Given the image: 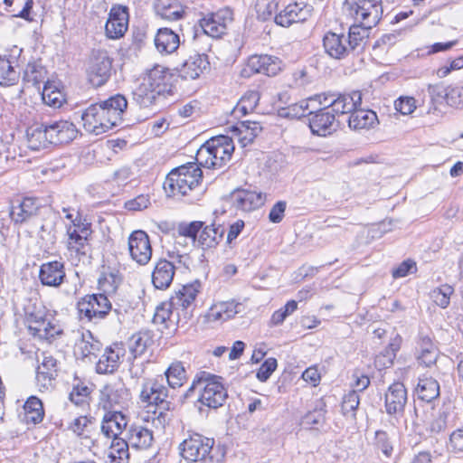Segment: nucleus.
<instances>
[{
	"label": "nucleus",
	"instance_id": "1",
	"mask_svg": "<svg viewBox=\"0 0 463 463\" xmlns=\"http://www.w3.org/2000/svg\"><path fill=\"white\" fill-rule=\"evenodd\" d=\"M127 108V99L121 94L92 104L81 114L83 128L89 133L101 135L121 123Z\"/></svg>",
	"mask_w": 463,
	"mask_h": 463
},
{
	"label": "nucleus",
	"instance_id": "2",
	"mask_svg": "<svg viewBox=\"0 0 463 463\" xmlns=\"http://www.w3.org/2000/svg\"><path fill=\"white\" fill-rule=\"evenodd\" d=\"M194 393H197V402L201 405L213 409L222 406L228 397L221 377L207 372H200L195 375L185 397L192 398Z\"/></svg>",
	"mask_w": 463,
	"mask_h": 463
},
{
	"label": "nucleus",
	"instance_id": "3",
	"mask_svg": "<svg viewBox=\"0 0 463 463\" xmlns=\"http://www.w3.org/2000/svg\"><path fill=\"white\" fill-rule=\"evenodd\" d=\"M203 171L196 163H189L173 169L164 182L168 196L183 197L201 190Z\"/></svg>",
	"mask_w": 463,
	"mask_h": 463
},
{
	"label": "nucleus",
	"instance_id": "4",
	"mask_svg": "<svg viewBox=\"0 0 463 463\" xmlns=\"http://www.w3.org/2000/svg\"><path fill=\"white\" fill-rule=\"evenodd\" d=\"M24 319L33 336L50 340L61 333V327L41 301H30L24 307Z\"/></svg>",
	"mask_w": 463,
	"mask_h": 463
},
{
	"label": "nucleus",
	"instance_id": "5",
	"mask_svg": "<svg viewBox=\"0 0 463 463\" xmlns=\"http://www.w3.org/2000/svg\"><path fill=\"white\" fill-rule=\"evenodd\" d=\"M364 29L351 25L348 34L328 32L323 38L326 52L335 59H344L352 52L361 48L366 39Z\"/></svg>",
	"mask_w": 463,
	"mask_h": 463
},
{
	"label": "nucleus",
	"instance_id": "6",
	"mask_svg": "<svg viewBox=\"0 0 463 463\" xmlns=\"http://www.w3.org/2000/svg\"><path fill=\"white\" fill-rule=\"evenodd\" d=\"M234 151L232 137L218 136L209 139L197 152L199 165L207 168H220L228 162Z\"/></svg>",
	"mask_w": 463,
	"mask_h": 463
},
{
	"label": "nucleus",
	"instance_id": "7",
	"mask_svg": "<svg viewBox=\"0 0 463 463\" xmlns=\"http://www.w3.org/2000/svg\"><path fill=\"white\" fill-rule=\"evenodd\" d=\"M214 440L201 434L189 435L179 444L181 457L192 463H222L218 452L213 451Z\"/></svg>",
	"mask_w": 463,
	"mask_h": 463
},
{
	"label": "nucleus",
	"instance_id": "8",
	"mask_svg": "<svg viewBox=\"0 0 463 463\" xmlns=\"http://www.w3.org/2000/svg\"><path fill=\"white\" fill-rule=\"evenodd\" d=\"M345 8L357 23L353 25L364 29L367 37L369 30L380 22L383 15L382 0H346Z\"/></svg>",
	"mask_w": 463,
	"mask_h": 463
},
{
	"label": "nucleus",
	"instance_id": "9",
	"mask_svg": "<svg viewBox=\"0 0 463 463\" xmlns=\"http://www.w3.org/2000/svg\"><path fill=\"white\" fill-rule=\"evenodd\" d=\"M66 218L71 222L66 230L68 250L79 255H86L90 250V224L82 220L79 213L74 217L72 213H67Z\"/></svg>",
	"mask_w": 463,
	"mask_h": 463
},
{
	"label": "nucleus",
	"instance_id": "10",
	"mask_svg": "<svg viewBox=\"0 0 463 463\" xmlns=\"http://www.w3.org/2000/svg\"><path fill=\"white\" fill-rule=\"evenodd\" d=\"M112 59L107 51L92 52L87 71L88 80L94 87L104 85L111 75Z\"/></svg>",
	"mask_w": 463,
	"mask_h": 463
},
{
	"label": "nucleus",
	"instance_id": "11",
	"mask_svg": "<svg viewBox=\"0 0 463 463\" xmlns=\"http://www.w3.org/2000/svg\"><path fill=\"white\" fill-rule=\"evenodd\" d=\"M283 67L282 61L273 55L269 54H255L251 55L241 70V75L243 77H250L253 74H264L269 77L278 75Z\"/></svg>",
	"mask_w": 463,
	"mask_h": 463
},
{
	"label": "nucleus",
	"instance_id": "12",
	"mask_svg": "<svg viewBox=\"0 0 463 463\" xmlns=\"http://www.w3.org/2000/svg\"><path fill=\"white\" fill-rule=\"evenodd\" d=\"M110 309L111 304L104 294L87 295L78 302L80 317L87 321L102 319Z\"/></svg>",
	"mask_w": 463,
	"mask_h": 463
},
{
	"label": "nucleus",
	"instance_id": "13",
	"mask_svg": "<svg viewBox=\"0 0 463 463\" xmlns=\"http://www.w3.org/2000/svg\"><path fill=\"white\" fill-rule=\"evenodd\" d=\"M232 20V11L230 8H222L200 19L199 25L204 34L213 38H220L226 33L228 25Z\"/></svg>",
	"mask_w": 463,
	"mask_h": 463
},
{
	"label": "nucleus",
	"instance_id": "14",
	"mask_svg": "<svg viewBox=\"0 0 463 463\" xmlns=\"http://www.w3.org/2000/svg\"><path fill=\"white\" fill-rule=\"evenodd\" d=\"M201 283L194 281L193 283L184 285L181 288L175 292L171 297L172 305L176 309V316L180 317V311L183 312L184 317L187 318L195 307V299L201 291Z\"/></svg>",
	"mask_w": 463,
	"mask_h": 463
},
{
	"label": "nucleus",
	"instance_id": "15",
	"mask_svg": "<svg viewBox=\"0 0 463 463\" xmlns=\"http://www.w3.org/2000/svg\"><path fill=\"white\" fill-rule=\"evenodd\" d=\"M275 15V23L283 27H288L294 23L307 20L312 14L313 7L304 3L293 2L281 5Z\"/></svg>",
	"mask_w": 463,
	"mask_h": 463
},
{
	"label": "nucleus",
	"instance_id": "16",
	"mask_svg": "<svg viewBox=\"0 0 463 463\" xmlns=\"http://www.w3.org/2000/svg\"><path fill=\"white\" fill-rule=\"evenodd\" d=\"M167 397L168 389L164 384L162 375L144 379L139 392L141 402L158 405L164 403Z\"/></svg>",
	"mask_w": 463,
	"mask_h": 463
},
{
	"label": "nucleus",
	"instance_id": "17",
	"mask_svg": "<svg viewBox=\"0 0 463 463\" xmlns=\"http://www.w3.org/2000/svg\"><path fill=\"white\" fill-rule=\"evenodd\" d=\"M131 259L139 265H146L152 257V247L148 235L141 230L133 232L128 238Z\"/></svg>",
	"mask_w": 463,
	"mask_h": 463
},
{
	"label": "nucleus",
	"instance_id": "18",
	"mask_svg": "<svg viewBox=\"0 0 463 463\" xmlns=\"http://www.w3.org/2000/svg\"><path fill=\"white\" fill-rule=\"evenodd\" d=\"M128 9L127 6L113 5L109 14L105 25V32L109 38L118 39L122 37L128 27Z\"/></svg>",
	"mask_w": 463,
	"mask_h": 463
},
{
	"label": "nucleus",
	"instance_id": "19",
	"mask_svg": "<svg viewBox=\"0 0 463 463\" xmlns=\"http://www.w3.org/2000/svg\"><path fill=\"white\" fill-rule=\"evenodd\" d=\"M407 402V391L403 383H393L384 395V405L389 415H399L404 411Z\"/></svg>",
	"mask_w": 463,
	"mask_h": 463
},
{
	"label": "nucleus",
	"instance_id": "20",
	"mask_svg": "<svg viewBox=\"0 0 463 463\" xmlns=\"http://www.w3.org/2000/svg\"><path fill=\"white\" fill-rule=\"evenodd\" d=\"M309 128L313 134L326 137L337 128L335 114L330 110L318 109L309 114Z\"/></svg>",
	"mask_w": 463,
	"mask_h": 463
},
{
	"label": "nucleus",
	"instance_id": "21",
	"mask_svg": "<svg viewBox=\"0 0 463 463\" xmlns=\"http://www.w3.org/2000/svg\"><path fill=\"white\" fill-rule=\"evenodd\" d=\"M125 354L126 350L122 344L117 343L107 347L97 363V373H113L118 368Z\"/></svg>",
	"mask_w": 463,
	"mask_h": 463
},
{
	"label": "nucleus",
	"instance_id": "22",
	"mask_svg": "<svg viewBox=\"0 0 463 463\" xmlns=\"http://www.w3.org/2000/svg\"><path fill=\"white\" fill-rule=\"evenodd\" d=\"M231 198L233 207L242 212L253 211L260 207L265 201V197L260 192L245 189L234 191Z\"/></svg>",
	"mask_w": 463,
	"mask_h": 463
},
{
	"label": "nucleus",
	"instance_id": "23",
	"mask_svg": "<svg viewBox=\"0 0 463 463\" xmlns=\"http://www.w3.org/2000/svg\"><path fill=\"white\" fill-rule=\"evenodd\" d=\"M65 276V268L61 261L45 262L40 267L39 279L44 286L57 288L63 282Z\"/></svg>",
	"mask_w": 463,
	"mask_h": 463
},
{
	"label": "nucleus",
	"instance_id": "24",
	"mask_svg": "<svg viewBox=\"0 0 463 463\" xmlns=\"http://www.w3.org/2000/svg\"><path fill=\"white\" fill-rule=\"evenodd\" d=\"M128 420L120 411H108L101 421V432L107 439H116L126 429Z\"/></svg>",
	"mask_w": 463,
	"mask_h": 463
},
{
	"label": "nucleus",
	"instance_id": "25",
	"mask_svg": "<svg viewBox=\"0 0 463 463\" xmlns=\"http://www.w3.org/2000/svg\"><path fill=\"white\" fill-rule=\"evenodd\" d=\"M175 274V265L165 259H161L156 263L153 269L152 283L157 289H166L172 284Z\"/></svg>",
	"mask_w": 463,
	"mask_h": 463
},
{
	"label": "nucleus",
	"instance_id": "26",
	"mask_svg": "<svg viewBox=\"0 0 463 463\" xmlns=\"http://www.w3.org/2000/svg\"><path fill=\"white\" fill-rule=\"evenodd\" d=\"M48 128L52 144H67L78 134L75 125L67 120L54 121L48 124Z\"/></svg>",
	"mask_w": 463,
	"mask_h": 463
},
{
	"label": "nucleus",
	"instance_id": "27",
	"mask_svg": "<svg viewBox=\"0 0 463 463\" xmlns=\"http://www.w3.org/2000/svg\"><path fill=\"white\" fill-rule=\"evenodd\" d=\"M207 55L194 53L191 55L179 69V75L184 80H195L209 67Z\"/></svg>",
	"mask_w": 463,
	"mask_h": 463
},
{
	"label": "nucleus",
	"instance_id": "28",
	"mask_svg": "<svg viewBox=\"0 0 463 463\" xmlns=\"http://www.w3.org/2000/svg\"><path fill=\"white\" fill-rule=\"evenodd\" d=\"M262 128L256 121H241L231 128L232 140L235 138L241 145L246 146L253 142L256 137L261 132Z\"/></svg>",
	"mask_w": 463,
	"mask_h": 463
},
{
	"label": "nucleus",
	"instance_id": "29",
	"mask_svg": "<svg viewBox=\"0 0 463 463\" xmlns=\"http://www.w3.org/2000/svg\"><path fill=\"white\" fill-rule=\"evenodd\" d=\"M57 373V360L52 355L43 354L42 363L36 370V383L40 390H48L52 386Z\"/></svg>",
	"mask_w": 463,
	"mask_h": 463
},
{
	"label": "nucleus",
	"instance_id": "30",
	"mask_svg": "<svg viewBox=\"0 0 463 463\" xmlns=\"http://www.w3.org/2000/svg\"><path fill=\"white\" fill-rule=\"evenodd\" d=\"M241 305L234 301H224L213 304L206 314L208 322H223L232 318L241 312Z\"/></svg>",
	"mask_w": 463,
	"mask_h": 463
},
{
	"label": "nucleus",
	"instance_id": "31",
	"mask_svg": "<svg viewBox=\"0 0 463 463\" xmlns=\"http://www.w3.org/2000/svg\"><path fill=\"white\" fill-rule=\"evenodd\" d=\"M362 103V94L360 91H353L349 94L335 95L330 100V111L334 114H347L359 107Z\"/></svg>",
	"mask_w": 463,
	"mask_h": 463
},
{
	"label": "nucleus",
	"instance_id": "32",
	"mask_svg": "<svg viewBox=\"0 0 463 463\" xmlns=\"http://www.w3.org/2000/svg\"><path fill=\"white\" fill-rule=\"evenodd\" d=\"M127 394V390L119 383L106 384L100 390V404L104 410H112L125 400Z\"/></svg>",
	"mask_w": 463,
	"mask_h": 463
},
{
	"label": "nucleus",
	"instance_id": "33",
	"mask_svg": "<svg viewBox=\"0 0 463 463\" xmlns=\"http://www.w3.org/2000/svg\"><path fill=\"white\" fill-rule=\"evenodd\" d=\"M154 10L156 15L167 21H177L184 15V7L179 0H156Z\"/></svg>",
	"mask_w": 463,
	"mask_h": 463
},
{
	"label": "nucleus",
	"instance_id": "34",
	"mask_svg": "<svg viewBox=\"0 0 463 463\" xmlns=\"http://www.w3.org/2000/svg\"><path fill=\"white\" fill-rule=\"evenodd\" d=\"M128 441L134 449H146L153 444V431L141 425H131L128 430Z\"/></svg>",
	"mask_w": 463,
	"mask_h": 463
},
{
	"label": "nucleus",
	"instance_id": "35",
	"mask_svg": "<svg viewBox=\"0 0 463 463\" xmlns=\"http://www.w3.org/2000/svg\"><path fill=\"white\" fill-rule=\"evenodd\" d=\"M28 147L32 150H40L51 143L49 128L45 124H35L26 131Z\"/></svg>",
	"mask_w": 463,
	"mask_h": 463
},
{
	"label": "nucleus",
	"instance_id": "36",
	"mask_svg": "<svg viewBox=\"0 0 463 463\" xmlns=\"http://www.w3.org/2000/svg\"><path fill=\"white\" fill-rule=\"evenodd\" d=\"M378 123L377 115L370 109H354L349 117L348 126L354 130L369 129Z\"/></svg>",
	"mask_w": 463,
	"mask_h": 463
},
{
	"label": "nucleus",
	"instance_id": "37",
	"mask_svg": "<svg viewBox=\"0 0 463 463\" xmlns=\"http://www.w3.org/2000/svg\"><path fill=\"white\" fill-rule=\"evenodd\" d=\"M178 34L168 28H160L155 38V45L161 53H172L179 46Z\"/></svg>",
	"mask_w": 463,
	"mask_h": 463
},
{
	"label": "nucleus",
	"instance_id": "38",
	"mask_svg": "<svg viewBox=\"0 0 463 463\" xmlns=\"http://www.w3.org/2000/svg\"><path fill=\"white\" fill-rule=\"evenodd\" d=\"M100 345L99 341L94 338L90 331L82 332L80 337L75 343L74 354L81 358L89 357L96 354L99 351Z\"/></svg>",
	"mask_w": 463,
	"mask_h": 463
},
{
	"label": "nucleus",
	"instance_id": "39",
	"mask_svg": "<svg viewBox=\"0 0 463 463\" xmlns=\"http://www.w3.org/2000/svg\"><path fill=\"white\" fill-rule=\"evenodd\" d=\"M225 229L222 225H203L199 232L198 243L203 248H213L222 241Z\"/></svg>",
	"mask_w": 463,
	"mask_h": 463
},
{
	"label": "nucleus",
	"instance_id": "40",
	"mask_svg": "<svg viewBox=\"0 0 463 463\" xmlns=\"http://www.w3.org/2000/svg\"><path fill=\"white\" fill-rule=\"evenodd\" d=\"M128 441L122 438L112 439L108 449V463H128L129 458Z\"/></svg>",
	"mask_w": 463,
	"mask_h": 463
},
{
	"label": "nucleus",
	"instance_id": "41",
	"mask_svg": "<svg viewBox=\"0 0 463 463\" xmlns=\"http://www.w3.org/2000/svg\"><path fill=\"white\" fill-rule=\"evenodd\" d=\"M416 394L421 401L427 402L433 401L439 395L438 381L430 376L420 377L416 387Z\"/></svg>",
	"mask_w": 463,
	"mask_h": 463
},
{
	"label": "nucleus",
	"instance_id": "42",
	"mask_svg": "<svg viewBox=\"0 0 463 463\" xmlns=\"http://www.w3.org/2000/svg\"><path fill=\"white\" fill-rule=\"evenodd\" d=\"M37 204L33 198H24L15 205H12L10 217L15 222H24L37 211Z\"/></svg>",
	"mask_w": 463,
	"mask_h": 463
},
{
	"label": "nucleus",
	"instance_id": "43",
	"mask_svg": "<svg viewBox=\"0 0 463 463\" xmlns=\"http://www.w3.org/2000/svg\"><path fill=\"white\" fill-rule=\"evenodd\" d=\"M133 94L135 99L140 106L149 107L155 102L156 97L161 93L160 90H156L151 86V83L143 78Z\"/></svg>",
	"mask_w": 463,
	"mask_h": 463
},
{
	"label": "nucleus",
	"instance_id": "44",
	"mask_svg": "<svg viewBox=\"0 0 463 463\" xmlns=\"http://www.w3.org/2000/svg\"><path fill=\"white\" fill-rule=\"evenodd\" d=\"M165 376L170 388L181 387L187 379L184 364L180 361L173 362L165 370Z\"/></svg>",
	"mask_w": 463,
	"mask_h": 463
},
{
	"label": "nucleus",
	"instance_id": "45",
	"mask_svg": "<svg viewBox=\"0 0 463 463\" xmlns=\"http://www.w3.org/2000/svg\"><path fill=\"white\" fill-rule=\"evenodd\" d=\"M43 102L53 108H60L65 102V95L59 85L52 81H47L42 92Z\"/></svg>",
	"mask_w": 463,
	"mask_h": 463
},
{
	"label": "nucleus",
	"instance_id": "46",
	"mask_svg": "<svg viewBox=\"0 0 463 463\" xmlns=\"http://www.w3.org/2000/svg\"><path fill=\"white\" fill-rule=\"evenodd\" d=\"M176 318L178 323L180 318L176 316V309L172 305V299L169 302L162 303L156 309L154 314L153 322L156 325H164L165 327H169L170 324Z\"/></svg>",
	"mask_w": 463,
	"mask_h": 463
},
{
	"label": "nucleus",
	"instance_id": "47",
	"mask_svg": "<svg viewBox=\"0 0 463 463\" xmlns=\"http://www.w3.org/2000/svg\"><path fill=\"white\" fill-rule=\"evenodd\" d=\"M143 78L162 93L166 90L169 72L165 67L156 65L147 71Z\"/></svg>",
	"mask_w": 463,
	"mask_h": 463
},
{
	"label": "nucleus",
	"instance_id": "48",
	"mask_svg": "<svg viewBox=\"0 0 463 463\" xmlns=\"http://www.w3.org/2000/svg\"><path fill=\"white\" fill-rule=\"evenodd\" d=\"M14 61L0 57V85L12 86L19 79V72L15 70Z\"/></svg>",
	"mask_w": 463,
	"mask_h": 463
},
{
	"label": "nucleus",
	"instance_id": "49",
	"mask_svg": "<svg viewBox=\"0 0 463 463\" xmlns=\"http://www.w3.org/2000/svg\"><path fill=\"white\" fill-rule=\"evenodd\" d=\"M24 408L27 421L38 423L43 420L44 411L43 402L40 399L35 396H31L26 401Z\"/></svg>",
	"mask_w": 463,
	"mask_h": 463
},
{
	"label": "nucleus",
	"instance_id": "50",
	"mask_svg": "<svg viewBox=\"0 0 463 463\" xmlns=\"http://www.w3.org/2000/svg\"><path fill=\"white\" fill-rule=\"evenodd\" d=\"M284 4L286 0H257L256 8L260 18L267 20L273 14H277Z\"/></svg>",
	"mask_w": 463,
	"mask_h": 463
},
{
	"label": "nucleus",
	"instance_id": "51",
	"mask_svg": "<svg viewBox=\"0 0 463 463\" xmlns=\"http://www.w3.org/2000/svg\"><path fill=\"white\" fill-rule=\"evenodd\" d=\"M150 338L146 333L138 332L134 334L128 340V348L135 358L143 354L146 350Z\"/></svg>",
	"mask_w": 463,
	"mask_h": 463
},
{
	"label": "nucleus",
	"instance_id": "52",
	"mask_svg": "<svg viewBox=\"0 0 463 463\" xmlns=\"http://www.w3.org/2000/svg\"><path fill=\"white\" fill-rule=\"evenodd\" d=\"M453 292L454 289L451 286L444 284L432 289L430 298L437 306L446 308L449 305L450 297Z\"/></svg>",
	"mask_w": 463,
	"mask_h": 463
},
{
	"label": "nucleus",
	"instance_id": "53",
	"mask_svg": "<svg viewBox=\"0 0 463 463\" xmlns=\"http://www.w3.org/2000/svg\"><path fill=\"white\" fill-rule=\"evenodd\" d=\"M45 75L46 71L42 65L34 62L28 63L24 72V80L37 85L44 80Z\"/></svg>",
	"mask_w": 463,
	"mask_h": 463
},
{
	"label": "nucleus",
	"instance_id": "54",
	"mask_svg": "<svg viewBox=\"0 0 463 463\" xmlns=\"http://www.w3.org/2000/svg\"><path fill=\"white\" fill-rule=\"evenodd\" d=\"M445 100L448 105L454 108H463V86L447 87Z\"/></svg>",
	"mask_w": 463,
	"mask_h": 463
},
{
	"label": "nucleus",
	"instance_id": "55",
	"mask_svg": "<svg viewBox=\"0 0 463 463\" xmlns=\"http://www.w3.org/2000/svg\"><path fill=\"white\" fill-rule=\"evenodd\" d=\"M203 226V222L198 221L190 223H181L177 228V232L179 237L190 238L194 242Z\"/></svg>",
	"mask_w": 463,
	"mask_h": 463
},
{
	"label": "nucleus",
	"instance_id": "56",
	"mask_svg": "<svg viewBox=\"0 0 463 463\" xmlns=\"http://www.w3.org/2000/svg\"><path fill=\"white\" fill-rule=\"evenodd\" d=\"M402 343V337L399 335H396L394 338L392 339L391 343L389 344L388 347L385 350V354L382 356H378L376 359V363H382V359H386V362H383V365L392 364L393 358L396 355V353L399 351L401 347Z\"/></svg>",
	"mask_w": 463,
	"mask_h": 463
},
{
	"label": "nucleus",
	"instance_id": "57",
	"mask_svg": "<svg viewBox=\"0 0 463 463\" xmlns=\"http://www.w3.org/2000/svg\"><path fill=\"white\" fill-rule=\"evenodd\" d=\"M417 271L416 262L408 259L400 263L396 268L392 270V276L393 279L404 278L409 274H413Z\"/></svg>",
	"mask_w": 463,
	"mask_h": 463
},
{
	"label": "nucleus",
	"instance_id": "58",
	"mask_svg": "<svg viewBox=\"0 0 463 463\" xmlns=\"http://www.w3.org/2000/svg\"><path fill=\"white\" fill-rule=\"evenodd\" d=\"M375 446L385 457H391L393 448L388 434L383 430L375 432Z\"/></svg>",
	"mask_w": 463,
	"mask_h": 463
},
{
	"label": "nucleus",
	"instance_id": "59",
	"mask_svg": "<svg viewBox=\"0 0 463 463\" xmlns=\"http://www.w3.org/2000/svg\"><path fill=\"white\" fill-rule=\"evenodd\" d=\"M360 403V398L356 391H351L345 395L342 402V411L344 414L353 413L354 416V411L358 408Z\"/></svg>",
	"mask_w": 463,
	"mask_h": 463
},
{
	"label": "nucleus",
	"instance_id": "60",
	"mask_svg": "<svg viewBox=\"0 0 463 463\" xmlns=\"http://www.w3.org/2000/svg\"><path fill=\"white\" fill-rule=\"evenodd\" d=\"M395 109L402 115H410L416 109V100L412 97H401L395 103Z\"/></svg>",
	"mask_w": 463,
	"mask_h": 463
},
{
	"label": "nucleus",
	"instance_id": "61",
	"mask_svg": "<svg viewBox=\"0 0 463 463\" xmlns=\"http://www.w3.org/2000/svg\"><path fill=\"white\" fill-rule=\"evenodd\" d=\"M150 197L147 194H140L125 203V208L128 211H142L150 205Z\"/></svg>",
	"mask_w": 463,
	"mask_h": 463
},
{
	"label": "nucleus",
	"instance_id": "62",
	"mask_svg": "<svg viewBox=\"0 0 463 463\" xmlns=\"http://www.w3.org/2000/svg\"><path fill=\"white\" fill-rule=\"evenodd\" d=\"M90 394V389L84 384H74L70 393V399L76 405H80L84 402L86 398Z\"/></svg>",
	"mask_w": 463,
	"mask_h": 463
},
{
	"label": "nucleus",
	"instance_id": "63",
	"mask_svg": "<svg viewBox=\"0 0 463 463\" xmlns=\"http://www.w3.org/2000/svg\"><path fill=\"white\" fill-rule=\"evenodd\" d=\"M277 365L278 364L275 358L267 359L259 368L257 372V378L261 382L267 381L271 373L276 370Z\"/></svg>",
	"mask_w": 463,
	"mask_h": 463
},
{
	"label": "nucleus",
	"instance_id": "64",
	"mask_svg": "<svg viewBox=\"0 0 463 463\" xmlns=\"http://www.w3.org/2000/svg\"><path fill=\"white\" fill-rule=\"evenodd\" d=\"M325 422V413L322 410H315L307 413L303 418V424L309 427L322 425Z\"/></svg>",
	"mask_w": 463,
	"mask_h": 463
}]
</instances>
